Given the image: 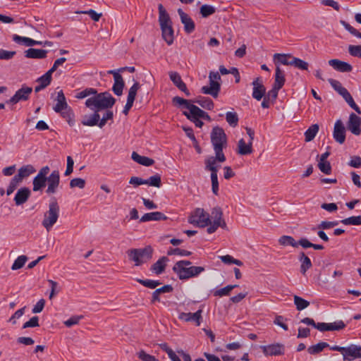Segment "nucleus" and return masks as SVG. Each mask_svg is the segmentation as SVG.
<instances>
[{
    "mask_svg": "<svg viewBox=\"0 0 361 361\" xmlns=\"http://www.w3.org/2000/svg\"><path fill=\"white\" fill-rule=\"evenodd\" d=\"M27 259V257L25 255H20L13 262L11 269L12 270H17L20 268H22L24 264H25L26 261Z\"/></svg>",
    "mask_w": 361,
    "mask_h": 361,
    "instance_id": "obj_56",
    "label": "nucleus"
},
{
    "mask_svg": "<svg viewBox=\"0 0 361 361\" xmlns=\"http://www.w3.org/2000/svg\"><path fill=\"white\" fill-rule=\"evenodd\" d=\"M329 346V344L325 342H320L316 345H312L308 348L307 351L311 355H315L322 352L324 348Z\"/></svg>",
    "mask_w": 361,
    "mask_h": 361,
    "instance_id": "obj_46",
    "label": "nucleus"
},
{
    "mask_svg": "<svg viewBox=\"0 0 361 361\" xmlns=\"http://www.w3.org/2000/svg\"><path fill=\"white\" fill-rule=\"evenodd\" d=\"M99 114L97 111L94 110L93 114H92L90 115L83 116L81 120V123L83 126H99Z\"/></svg>",
    "mask_w": 361,
    "mask_h": 361,
    "instance_id": "obj_22",
    "label": "nucleus"
},
{
    "mask_svg": "<svg viewBox=\"0 0 361 361\" xmlns=\"http://www.w3.org/2000/svg\"><path fill=\"white\" fill-rule=\"evenodd\" d=\"M328 63L334 69L341 73H348L353 70V67L350 63L339 59H331L328 61Z\"/></svg>",
    "mask_w": 361,
    "mask_h": 361,
    "instance_id": "obj_16",
    "label": "nucleus"
},
{
    "mask_svg": "<svg viewBox=\"0 0 361 361\" xmlns=\"http://www.w3.org/2000/svg\"><path fill=\"white\" fill-rule=\"evenodd\" d=\"M60 207L55 197L51 199L49 209L44 214L42 225L49 231L59 217Z\"/></svg>",
    "mask_w": 361,
    "mask_h": 361,
    "instance_id": "obj_4",
    "label": "nucleus"
},
{
    "mask_svg": "<svg viewBox=\"0 0 361 361\" xmlns=\"http://www.w3.org/2000/svg\"><path fill=\"white\" fill-rule=\"evenodd\" d=\"M216 10L212 6L204 4L200 7V13L202 18H207L209 16L214 14Z\"/></svg>",
    "mask_w": 361,
    "mask_h": 361,
    "instance_id": "obj_48",
    "label": "nucleus"
},
{
    "mask_svg": "<svg viewBox=\"0 0 361 361\" xmlns=\"http://www.w3.org/2000/svg\"><path fill=\"white\" fill-rule=\"evenodd\" d=\"M236 287H238V285H228L222 288L214 290L213 295L216 297L229 295L231 291Z\"/></svg>",
    "mask_w": 361,
    "mask_h": 361,
    "instance_id": "obj_42",
    "label": "nucleus"
},
{
    "mask_svg": "<svg viewBox=\"0 0 361 361\" xmlns=\"http://www.w3.org/2000/svg\"><path fill=\"white\" fill-rule=\"evenodd\" d=\"M85 186V180L81 178H75L71 180L70 187L71 188H79L80 189L84 188Z\"/></svg>",
    "mask_w": 361,
    "mask_h": 361,
    "instance_id": "obj_62",
    "label": "nucleus"
},
{
    "mask_svg": "<svg viewBox=\"0 0 361 361\" xmlns=\"http://www.w3.org/2000/svg\"><path fill=\"white\" fill-rule=\"evenodd\" d=\"M33 90L31 87L23 85L16 93L6 101L7 104H16L20 102H26L29 100Z\"/></svg>",
    "mask_w": 361,
    "mask_h": 361,
    "instance_id": "obj_9",
    "label": "nucleus"
},
{
    "mask_svg": "<svg viewBox=\"0 0 361 361\" xmlns=\"http://www.w3.org/2000/svg\"><path fill=\"white\" fill-rule=\"evenodd\" d=\"M210 137L214 152H218V156L219 153H224L223 149L227 145V136L224 129L219 126L214 127Z\"/></svg>",
    "mask_w": 361,
    "mask_h": 361,
    "instance_id": "obj_6",
    "label": "nucleus"
},
{
    "mask_svg": "<svg viewBox=\"0 0 361 361\" xmlns=\"http://www.w3.org/2000/svg\"><path fill=\"white\" fill-rule=\"evenodd\" d=\"M294 303L298 310H304L310 305V302L307 300L298 295L294 296Z\"/></svg>",
    "mask_w": 361,
    "mask_h": 361,
    "instance_id": "obj_52",
    "label": "nucleus"
},
{
    "mask_svg": "<svg viewBox=\"0 0 361 361\" xmlns=\"http://www.w3.org/2000/svg\"><path fill=\"white\" fill-rule=\"evenodd\" d=\"M147 183L146 185H149V186H153L156 188H160L161 186V176L158 173L154 176H150L148 179H145Z\"/></svg>",
    "mask_w": 361,
    "mask_h": 361,
    "instance_id": "obj_45",
    "label": "nucleus"
},
{
    "mask_svg": "<svg viewBox=\"0 0 361 361\" xmlns=\"http://www.w3.org/2000/svg\"><path fill=\"white\" fill-rule=\"evenodd\" d=\"M97 93V90L94 88L89 87L86 88L76 94L75 96L77 99H84L88 96L92 95Z\"/></svg>",
    "mask_w": 361,
    "mask_h": 361,
    "instance_id": "obj_53",
    "label": "nucleus"
},
{
    "mask_svg": "<svg viewBox=\"0 0 361 361\" xmlns=\"http://www.w3.org/2000/svg\"><path fill=\"white\" fill-rule=\"evenodd\" d=\"M347 127L353 134L360 135L361 134V118L354 113H351Z\"/></svg>",
    "mask_w": 361,
    "mask_h": 361,
    "instance_id": "obj_14",
    "label": "nucleus"
},
{
    "mask_svg": "<svg viewBox=\"0 0 361 361\" xmlns=\"http://www.w3.org/2000/svg\"><path fill=\"white\" fill-rule=\"evenodd\" d=\"M35 171L36 170L32 165H25L18 169V173L14 177L20 182H22L24 178H27Z\"/></svg>",
    "mask_w": 361,
    "mask_h": 361,
    "instance_id": "obj_21",
    "label": "nucleus"
},
{
    "mask_svg": "<svg viewBox=\"0 0 361 361\" xmlns=\"http://www.w3.org/2000/svg\"><path fill=\"white\" fill-rule=\"evenodd\" d=\"M226 120L231 127H235L238 124V116L236 112H227L226 114Z\"/></svg>",
    "mask_w": 361,
    "mask_h": 361,
    "instance_id": "obj_47",
    "label": "nucleus"
},
{
    "mask_svg": "<svg viewBox=\"0 0 361 361\" xmlns=\"http://www.w3.org/2000/svg\"><path fill=\"white\" fill-rule=\"evenodd\" d=\"M136 355L141 361H159L155 356L147 353L144 350L137 352Z\"/></svg>",
    "mask_w": 361,
    "mask_h": 361,
    "instance_id": "obj_49",
    "label": "nucleus"
},
{
    "mask_svg": "<svg viewBox=\"0 0 361 361\" xmlns=\"http://www.w3.org/2000/svg\"><path fill=\"white\" fill-rule=\"evenodd\" d=\"M348 52L352 56L361 58V45H349Z\"/></svg>",
    "mask_w": 361,
    "mask_h": 361,
    "instance_id": "obj_63",
    "label": "nucleus"
},
{
    "mask_svg": "<svg viewBox=\"0 0 361 361\" xmlns=\"http://www.w3.org/2000/svg\"><path fill=\"white\" fill-rule=\"evenodd\" d=\"M172 270L180 280H187L197 276L204 271V267L192 266L190 261L183 259L176 262Z\"/></svg>",
    "mask_w": 361,
    "mask_h": 361,
    "instance_id": "obj_1",
    "label": "nucleus"
},
{
    "mask_svg": "<svg viewBox=\"0 0 361 361\" xmlns=\"http://www.w3.org/2000/svg\"><path fill=\"white\" fill-rule=\"evenodd\" d=\"M140 85L138 82H135L129 89L127 100L134 102Z\"/></svg>",
    "mask_w": 361,
    "mask_h": 361,
    "instance_id": "obj_51",
    "label": "nucleus"
},
{
    "mask_svg": "<svg viewBox=\"0 0 361 361\" xmlns=\"http://www.w3.org/2000/svg\"><path fill=\"white\" fill-rule=\"evenodd\" d=\"M137 281L142 286L149 288H155L157 286L161 284V282L159 281H154L150 279H137Z\"/></svg>",
    "mask_w": 361,
    "mask_h": 361,
    "instance_id": "obj_57",
    "label": "nucleus"
},
{
    "mask_svg": "<svg viewBox=\"0 0 361 361\" xmlns=\"http://www.w3.org/2000/svg\"><path fill=\"white\" fill-rule=\"evenodd\" d=\"M48 53L45 49L30 48L25 51V56L28 59H44Z\"/></svg>",
    "mask_w": 361,
    "mask_h": 361,
    "instance_id": "obj_28",
    "label": "nucleus"
},
{
    "mask_svg": "<svg viewBox=\"0 0 361 361\" xmlns=\"http://www.w3.org/2000/svg\"><path fill=\"white\" fill-rule=\"evenodd\" d=\"M131 158L134 161L145 166H149L154 164V159L147 157L141 156L135 152L132 153Z\"/></svg>",
    "mask_w": 361,
    "mask_h": 361,
    "instance_id": "obj_33",
    "label": "nucleus"
},
{
    "mask_svg": "<svg viewBox=\"0 0 361 361\" xmlns=\"http://www.w3.org/2000/svg\"><path fill=\"white\" fill-rule=\"evenodd\" d=\"M159 23L161 30V35L164 40L168 45H171L174 39V30L172 26V21L169 13L162 4H159Z\"/></svg>",
    "mask_w": 361,
    "mask_h": 361,
    "instance_id": "obj_3",
    "label": "nucleus"
},
{
    "mask_svg": "<svg viewBox=\"0 0 361 361\" xmlns=\"http://www.w3.org/2000/svg\"><path fill=\"white\" fill-rule=\"evenodd\" d=\"M210 217L213 219V222H226L223 219V212L221 207H215L212 209Z\"/></svg>",
    "mask_w": 361,
    "mask_h": 361,
    "instance_id": "obj_43",
    "label": "nucleus"
},
{
    "mask_svg": "<svg viewBox=\"0 0 361 361\" xmlns=\"http://www.w3.org/2000/svg\"><path fill=\"white\" fill-rule=\"evenodd\" d=\"M31 192L28 188H21L16 192L14 201L16 205L19 206L25 203L30 197Z\"/></svg>",
    "mask_w": 361,
    "mask_h": 361,
    "instance_id": "obj_19",
    "label": "nucleus"
},
{
    "mask_svg": "<svg viewBox=\"0 0 361 361\" xmlns=\"http://www.w3.org/2000/svg\"><path fill=\"white\" fill-rule=\"evenodd\" d=\"M329 83L333 87V89L337 92L341 96L344 98L346 97L350 92L348 91L346 88L342 86V84L338 81L333 78L328 79Z\"/></svg>",
    "mask_w": 361,
    "mask_h": 361,
    "instance_id": "obj_34",
    "label": "nucleus"
},
{
    "mask_svg": "<svg viewBox=\"0 0 361 361\" xmlns=\"http://www.w3.org/2000/svg\"><path fill=\"white\" fill-rule=\"evenodd\" d=\"M343 99L352 109H353L357 114H361L360 109L355 104V102H354V99H353V97L350 93L346 97H345Z\"/></svg>",
    "mask_w": 361,
    "mask_h": 361,
    "instance_id": "obj_64",
    "label": "nucleus"
},
{
    "mask_svg": "<svg viewBox=\"0 0 361 361\" xmlns=\"http://www.w3.org/2000/svg\"><path fill=\"white\" fill-rule=\"evenodd\" d=\"M189 223L204 228L211 224L210 215L202 208H197L190 215Z\"/></svg>",
    "mask_w": 361,
    "mask_h": 361,
    "instance_id": "obj_8",
    "label": "nucleus"
},
{
    "mask_svg": "<svg viewBox=\"0 0 361 361\" xmlns=\"http://www.w3.org/2000/svg\"><path fill=\"white\" fill-rule=\"evenodd\" d=\"M190 100H188L185 99H183L182 97H180L178 96L174 97L172 99V102L176 106H182L183 105L185 109H187V106L191 105Z\"/></svg>",
    "mask_w": 361,
    "mask_h": 361,
    "instance_id": "obj_59",
    "label": "nucleus"
},
{
    "mask_svg": "<svg viewBox=\"0 0 361 361\" xmlns=\"http://www.w3.org/2000/svg\"><path fill=\"white\" fill-rule=\"evenodd\" d=\"M48 187L46 193L48 195L54 194L60 184V173L58 170H54L47 177Z\"/></svg>",
    "mask_w": 361,
    "mask_h": 361,
    "instance_id": "obj_11",
    "label": "nucleus"
},
{
    "mask_svg": "<svg viewBox=\"0 0 361 361\" xmlns=\"http://www.w3.org/2000/svg\"><path fill=\"white\" fill-rule=\"evenodd\" d=\"M226 158L224 153H219L218 157V152H215V157H209L205 160V169L210 171L211 173L216 174L218 173V169L216 166V161L224 162Z\"/></svg>",
    "mask_w": 361,
    "mask_h": 361,
    "instance_id": "obj_12",
    "label": "nucleus"
},
{
    "mask_svg": "<svg viewBox=\"0 0 361 361\" xmlns=\"http://www.w3.org/2000/svg\"><path fill=\"white\" fill-rule=\"evenodd\" d=\"M333 137L341 145L345 140V128L341 120L336 121L334 124Z\"/></svg>",
    "mask_w": 361,
    "mask_h": 361,
    "instance_id": "obj_13",
    "label": "nucleus"
},
{
    "mask_svg": "<svg viewBox=\"0 0 361 361\" xmlns=\"http://www.w3.org/2000/svg\"><path fill=\"white\" fill-rule=\"evenodd\" d=\"M355 358H361V346L353 344L346 348L344 360L350 361Z\"/></svg>",
    "mask_w": 361,
    "mask_h": 361,
    "instance_id": "obj_20",
    "label": "nucleus"
},
{
    "mask_svg": "<svg viewBox=\"0 0 361 361\" xmlns=\"http://www.w3.org/2000/svg\"><path fill=\"white\" fill-rule=\"evenodd\" d=\"M173 291V287L171 285H164L157 288L152 293V301H159V295L164 293H171Z\"/></svg>",
    "mask_w": 361,
    "mask_h": 361,
    "instance_id": "obj_40",
    "label": "nucleus"
},
{
    "mask_svg": "<svg viewBox=\"0 0 361 361\" xmlns=\"http://www.w3.org/2000/svg\"><path fill=\"white\" fill-rule=\"evenodd\" d=\"M169 261V259L167 257H161L152 265L150 270L157 275H159L164 271L166 267V263Z\"/></svg>",
    "mask_w": 361,
    "mask_h": 361,
    "instance_id": "obj_24",
    "label": "nucleus"
},
{
    "mask_svg": "<svg viewBox=\"0 0 361 361\" xmlns=\"http://www.w3.org/2000/svg\"><path fill=\"white\" fill-rule=\"evenodd\" d=\"M125 82L123 81L122 75H116L114 83L112 87L114 93L117 96H121L123 94V87Z\"/></svg>",
    "mask_w": 361,
    "mask_h": 361,
    "instance_id": "obj_35",
    "label": "nucleus"
},
{
    "mask_svg": "<svg viewBox=\"0 0 361 361\" xmlns=\"http://www.w3.org/2000/svg\"><path fill=\"white\" fill-rule=\"evenodd\" d=\"M153 249L150 245L143 248H133L127 251V255L130 261L135 262V266H140L152 259Z\"/></svg>",
    "mask_w": 361,
    "mask_h": 361,
    "instance_id": "obj_5",
    "label": "nucleus"
},
{
    "mask_svg": "<svg viewBox=\"0 0 361 361\" xmlns=\"http://www.w3.org/2000/svg\"><path fill=\"white\" fill-rule=\"evenodd\" d=\"M318 167L319 169V170L325 173V174H330L331 173V171H332V169H331V164L329 163V161H319L318 163Z\"/></svg>",
    "mask_w": 361,
    "mask_h": 361,
    "instance_id": "obj_60",
    "label": "nucleus"
},
{
    "mask_svg": "<svg viewBox=\"0 0 361 361\" xmlns=\"http://www.w3.org/2000/svg\"><path fill=\"white\" fill-rule=\"evenodd\" d=\"M263 353L265 355H279L283 353V345L276 343L268 345H262Z\"/></svg>",
    "mask_w": 361,
    "mask_h": 361,
    "instance_id": "obj_18",
    "label": "nucleus"
},
{
    "mask_svg": "<svg viewBox=\"0 0 361 361\" xmlns=\"http://www.w3.org/2000/svg\"><path fill=\"white\" fill-rule=\"evenodd\" d=\"M259 78H257L252 83L253 86L252 97L259 101L265 95L266 88L262 82H259Z\"/></svg>",
    "mask_w": 361,
    "mask_h": 361,
    "instance_id": "obj_17",
    "label": "nucleus"
},
{
    "mask_svg": "<svg viewBox=\"0 0 361 361\" xmlns=\"http://www.w3.org/2000/svg\"><path fill=\"white\" fill-rule=\"evenodd\" d=\"M298 260L300 262V272L302 275H305L307 271L312 267V262L304 252L299 254Z\"/></svg>",
    "mask_w": 361,
    "mask_h": 361,
    "instance_id": "obj_27",
    "label": "nucleus"
},
{
    "mask_svg": "<svg viewBox=\"0 0 361 361\" xmlns=\"http://www.w3.org/2000/svg\"><path fill=\"white\" fill-rule=\"evenodd\" d=\"M12 38L15 42L18 44L23 43L27 47L42 44V42L41 41H37L29 37L19 36L18 35H13Z\"/></svg>",
    "mask_w": 361,
    "mask_h": 361,
    "instance_id": "obj_30",
    "label": "nucleus"
},
{
    "mask_svg": "<svg viewBox=\"0 0 361 361\" xmlns=\"http://www.w3.org/2000/svg\"><path fill=\"white\" fill-rule=\"evenodd\" d=\"M59 113L64 119L66 120L71 126L74 125L75 115L71 106H68L66 109H63Z\"/></svg>",
    "mask_w": 361,
    "mask_h": 361,
    "instance_id": "obj_37",
    "label": "nucleus"
},
{
    "mask_svg": "<svg viewBox=\"0 0 361 361\" xmlns=\"http://www.w3.org/2000/svg\"><path fill=\"white\" fill-rule=\"evenodd\" d=\"M286 82L285 75L283 71L277 66L275 70L274 82L273 86L276 87V89H281Z\"/></svg>",
    "mask_w": 361,
    "mask_h": 361,
    "instance_id": "obj_32",
    "label": "nucleus"
},
{
    "mask_svg": "<svg viewBox=\"0 0 361 361\" xmlns=\"http://www.w3.org/2000/svg\"><path fill=\"white\" fill-rule=\"evenodd\" d=\"M178 13L180 16L181 23L184 25V31L187 34L192 33L195 29V24L193 20L181 8L178 9Z\"/></svg>",
    "mask_w": 361,
    "mask_h": 361,
    "instance_id": "obj_15",
    "label": "nucleus"
},
{
    "mask_svg": "<svg viewBox=\"0 0 361 361\" xmlns=\"http://www.w3.org/2000/svg\"><path fill=\"white\" fill-rule=\"evenodd\" d=\"M300 245L305 249L312 247L317 250H322L324 249V247L322 245L319 244H314L309 241L306 238H301L299 240Z\"/></svg>",
    "mask_w": 361,
    "mask_h": 361,
    "instance_id": "obj_41",
    "label": "nucleus"
},
{
    "mask_svg": "<svg viewBox=\"0 0 361 361\" xmlns=\"http://www.w3.org/2000/svg\"><path fill=\"white\" fill-rule=\"evenodd\" d=\"M319 130L318 124H312L305 133V142L312 141L317 134Z\"/></svg>",
    "mask_w": 361,
    "mask_h": 361,
    "instance_id": "obj_39",
    "label": "nucleus"
},
{
    "mask_svg": "<svg viewBox=\"0 0 361 361\" xmlns=\"http://www.w3.org/2000/svg\"><path fill=\"white\" fill-rule=\"evenodd\" d=\"M114 118V113L111 110H107L102 116V118H99V127L102 128L109 120H112Z\"/></svg>",
    "mask_w": 361,
    "mask_h": 361,
    "instance_id": "obj_55",
    "label": "nucleus"
},
{
    "mask_svg": "<svg viewBox=\"0 0 361 361\" xmlns=\"http://www.w3.org/2000/svg\"><path fill=\"white\" fill-rule=\"evenodd\" d=\"M345 326L344 322L341 320H338L332 323H328V331H338L343 329Z\"/></svg>",
    "mask_w": 361,
    "mask_h": 361,
    "instance_id": "obj_61",
    "label": "nucleus"
},
{
    "mask_svg": "<svg viewBox=\"0 0 361 361\" xmlns=\"http://www.w3.org/2000/svg\"><path fill=\"white\" fill-rule=\"evenodd\" d=\"M56 101V104L53 107L55 112H60L68 106L63 92L61 90L58 92Z\"/></svg>",
    "mask_w": 361,
    "mask_h": 361,
    "instance_id": "obj_29",
    "label": "nucleus"
},
{
    "mask_svg": "<svg viewBox=\"0 0 361 361\" xmlns=\"http://www.w3.org/2000/svg\"><path fill=\"white\" fill-rule=\"evenodd\" d=\"M192 252L188 251L186 250H183L180 248H172L170 247L167 252L168 255H180V256H190Z\"/></svg>",
    "mask_w": 361,
    "mask_h": 361,
    "instance_id": "obj_54",
    "label": "nucleus"
},
{
    "mask_svg": "<svg viewBox=\"0 0 361 361\" xmlns=\"http://www.w3.org/2000/svg\"><path fill=\"white\" fill-rule=\"evenodd\" d=\"M116 103V99L109 92L96 93L88 98L85 102V106L90 109L98 112L103 109L111 108Z\"/></svg>",
    "mask_w": 361,
    "mask_h": 361,
    "instance_id": "obj_2",
    "label": "nucleus"
},
{
    "mask_svg": "<svg viewBox=\"0 0 361 361\" xmlns=\"http://www.w3.org/2000/svg\"><path fill=\"white\" fill-rule=\"evenodd\" d=\"M344 225H361V216H353L341 221Z\"/></svg>",
    "mask_w": 361,
    "mask_h": 361,
    "instance_id": "obj_50",
    "label": "nucleus"
},
{
    "mask_svg": "<svg viewBox=\"0 0 361 361\" xmlns=\"http://www.w3.org/2000/svg\"><path fill=\"white\" fill-rule=\"evenodd\" d=\"M252 152V143H251V141H249L248 143H246L244 139H240L238 143L237 153L240 155H247L250 154Z\"/></svg>",
    "mask_w": 361,
    "mask_h": 361,
    "instance_id": "obj_31",
    "label": "nucleus"
},
{
    "mask_svg": "<svg viewBox=\"0 0 361 361\" xmlns=\"http://www.w3.org/2000/svg\"><path fill=\"white\" fill-rule=\"evenodd\" d=\"M291 66H293L300 70L307 71L308 69L309 64L306 61H305L299 58L293 56Z\"/></svg>",
    "mask_w": 361,
    "mask_h": 361,
    "instance_id": "obj_44",
    "label": "nucleus"
},
{
    "mask_svg": "<svg viewBox=\"0 0 361 361\" xmlns=\"http://www.w3.org/2000/svg\"><path fill=\"white\" fill-rule=\"evenodd\" d=\"M168 217L160 212H153L145 214L140 219V222H147L151 221H165Z\"/></svg>",
    "mask_w": 361,
    "mask_h": 361,
    "instance_id": "obj_25",
    "label": "nucleus"
},
{
    "mask_svg": "<svg viewBox=\"0 0 361 361\" xmlns=\"http://www.w3.org/2000/svg\"><path fill=\"white\" fill-rule=\"evenodd\" d=\"M187 109L190 111H183V115L190 121L200 118L201 116L203 115V110L192 104L187 106Z\"/></svg>",
    "mask_w": 361,
    "mask_h": 361,
    "instance_id": "obj_26",
    "label": "nucleus"
},
{
    "mask_svg": "<svg viewBox=\"0 0 361 361\" xmlns=\"http://www.w3.org/2000/svg\"><path fill=\"white\" fill-rule=\"evenodd\" d=\"M279 243L283 246L290 245L293 247H298L300 245L299 240L295 241L293 237L290 235H282L279 239Z\"/></svg>",
    "mask_w": 361,
    "mask_h": 361,
    "instance_id": "obj_38",
    "label": "nucleus"
},
{
    "mask_svg": "<svg viewBox=\"0 0 361 361\" xmlns=\"http://www.w3.org/2000/svg\"><path fill=\"white\" fill-rule=\"evenodd\" d=\"M341 24L344 28L348 30L351 35L361 39V32L351 26L345 20H341Z\"/></svg>",
    "mask_w": 361,
    "mask_h": 361,
    "instance_id": "obj_58",
    "label": "nucleus"
},
{
    "mask_svg": "<svg viewBox=\"0 0 361 361\" xmlns=\"http://www.w3.org/2000/svg\"><path fill=\"white\" fill-rule=\"evenodd\" d=\"M49 171L50 169L48 166H43L40 169L37 175L32 180L33 191H39L46 186L47 175L49 173Z\"/></svg>",
    "mask_w": 361,
    "mask_h": 361,
    "instance_id": "obj_10",
    "label": "nucleus"
},
{
    "mask_svg": "<svg viewBox=\"0 0 361 361\" xmlns=\"http://www.w3.org/2000/svg\"><path fill=\"white\" fill-rule=\"evenodd\" d=\"M292 57L290 54H274L273 56V60L275 65L279 66V64L286 66H291Z\"/></svg>",
    "mask_w": 361,
    "mask_h": 361,
    "instance_id": "obj_23",
    "label": "nucleus"
},
{
    "mask_svg": "<svg viewBox=\"0 0 361 361\" xmlns=\"http://www.w3.org/2000/svg\"><path fill=\"white\" fill-rule=\"evenodd\" d=\"M210 86H203L201 92L203 94H210L216 98L221 90V84L218 80H221V76L218 72L211 71L209 75Z\"/></svg>",
    "mask_w": 361,
    "mask_h": 361,
    "instance_id": "obj_7",
    "label": "nucleus"
},
{
    "mask_svg": "<svg viewBox=\"0 0 361 361\" xmlns=\"http://www.w3.org/2000/svg\"><path fill=\"white\" fill-rule=\"evenodd\" d=\"M192 102L193 103L198 104L202 108L206 109L207 110H212L214 106L213 101L209 97L200 96L195 99L192 100Z\"/></svg>",
    "mask_w": 361,
    "mask_h": 361,
    "instance_id": "obj_36",
    "label": "nucleus"
}]
</instances>
